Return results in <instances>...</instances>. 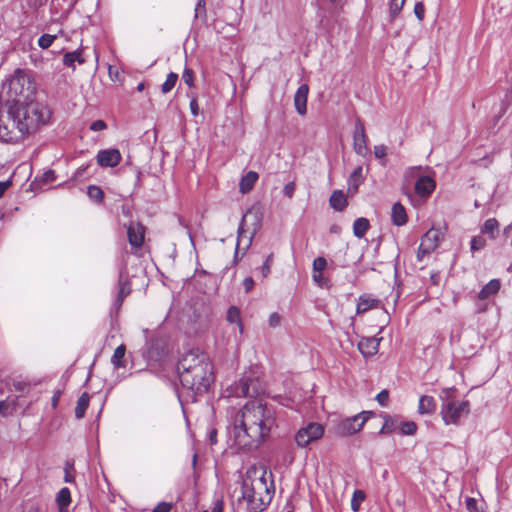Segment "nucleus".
<instances>
[{
	"mask_svg": "<svg viewBox=\"0 0 512 512\" xmlns=\"http://www.w3.org/2000/svg\"><path fill=\"white\" fill-rule=\"evenodd\" d=\"M19 397H7L5 400L0 401V415L2 417L12 416L18 408Z\"/></svg>",
	"mask_w": 512,
	"mask_h": 512,
	"instance_id": "16",
	"label": "nucleus"
},
{
	"mask_svg": "<svg viewBox=\"0 0 512 512\" xmlns=\"http://www.w3.org/2000/svg\"><path fill=\"white\" fill-rule=\"evenodd\" d=\"M145 88V84L143 82L139 83L136 87L137 91L141 92Z\"/></svg>",
	"mask_w": 512,
	"mask_h": 512,
	"instance_id": "63",
	"label": "nucleus"
},
{
	"mask_svg": "<svg viewBox=\"0 0 512 512\" xmlns=\"http://www.w3.org/2000/svg\"><path fill=\"white\" fill-rule=\"evenodd\" d=\"M230 322H238L240 318L239 310L236 307H230L227 313Z\"/></svg>",
	"mask_w": 512,
	"mask_h": 512,
	"instance_id": "46",
	"label": "nucleus"
},
{
	"mask_svg": "<svg viewBox=\"0 0 512 512\" xmlns=\"http://www.w3.org/2000/svg\"><path fill=\"white\" fill-rule=\"evenodd\" d=\"M230 395L236 397H257L263 392L260 382L256 378H242L231 387Z\"/></svg>",
	"mask_w": 512,
	"mask_h": 512,
	"instance_id": "9",
	"label": "nucleus"
},
{
	"mask_svg": "<svg viewBox=\"0 0 512 512\" xmlns=\"http://www.w3.org/2000/svg\"><path fill=\"white\" fill-rule=\"evenodd\" d=\"M365 499V493L362 490H355L351 499V508L354 512L359 511L360 504Z\"/></svg>",
	"mask_w": 512,
	"mask_h": 512,
	"instance_id": "34",
	"label": "nucleus"
},
{
	"mask_svg": "<svg viewBox=\"0 0 512 512\" xmlns=\"http://www.w3.org/2000/svg\"><path fill=\"white\" fill-rule=\"evenodd\" d=\"M414 13L419 21L424 19L425 7L422 2H417L414 6Z\"/></svg>",
	"mask_w": 512,
	"mask_h": 512,
	"instance_id": "45",
	"label": "nucleus"
},
{
	"mask_svg": "<svg viewBox=\"0 0 512 512\" xmlns=\"http://www.w3.org/2000/svg\"><path fill=\"white\" fill-rule=\"evenodd\" d=\"M327 267V261L324 257H317L313 261V272H323Z\"/></svg>",
	"mask_w": 512,
	"mask_h": 512,
	"instance_id": "39",
	"label": "nucleus"
},
{
	"mask_svg": "<svg viewBox=\"0 0 512 512\" xmlns=\"http://www.w3.org/2000/svg\"><path fill=\"white\" fill-rule=\"evenodd\" d=\"M243 286H244V289H245L246 293L250 292L253 289V287H254V280H253V278L246 277L243 280Z\"/></svg>",
	"mask_w": 512,
	"mask_h": 512,
	"instance_id": "54",
	"label": "nucleus"
},
{
	"mask_svg": "<svg viewBox=\"0 0 512 512\" xmlns=\"http://www.w3.org/2000/svg\"><path fill=\"white\" fill-rule=\"evenodd\" d=\"M211 512H223V502L221 500L216 501Z\"/></svg>",
	"mask_w": 512,
	"mask_h": 512,
	"instance_id": "58",
	"label": "nucleus"
},
{
	"mask_svg": "<svg viewBox=\"0 0 512 512\" xmlns=\"http://www.w3.org/2000/svg\"><path fill=\"white\" fill-rule=\"evenodd\" d=\"M251 241H252V236H250V237H249V239H248V242H247V244H246V248H245V249H247V248L250 246Z\"/></svg>",
	"mask_w": 512,
	"mask_h": 512,
	"instance_id": "64",
	"label": "nucleus"
},
{
	"mask_svg": "<svg viewBox=\"0 0 512 512\" xmlns=\"http://www.w3.org/2000/svg\"><path fill=\"white\" fill-rule=\"evenodd\" d=\"M295 191V184L293 182H289L284 186L283 193L288 197L292 198Z\"/></svg>",
	"mask_w": 512,
	"mask_h": 512,
	"instance_id": "52",
	"label": "nucleus"
},
{
	"mask_svg": "<svg viewBox=\"0 0 512 512\" xmlns=\"http://www.w3.org/2000/svg\"><path fill=\"white\" fill-rule=\"evenodd\" d=\"M126 353V347L125 345L121 344L119 345L115 350L111 357V363L113 366L118 369L124 367L123 358Z\"/></svg>",
	"mask_w": 512,
	"mask_h": 512,
	"instance_id": "30",
	"label": "nucleus"
},
{
	"mask_svg": "<svg viewBox=\"0 0 512 512\" xmlns=\"http://www.w3.org/2000/svg\"><path fill=\"white\" fill-rule=\"evenodd\" d=\"M127 237L132 248H141L145 240L144 225L139 222H131L127 227Z\"/></svg>",
	"mask_w": 512,
	"mask_h": 512,
	"instance_id": "12",
	"label": "nucleus"
},
{
	"mask_svg": "<svg viewBox=\"0 0 512 512\" xmlns=\"http://www.w3.org/2000/svg\"><path fill=\"white\" fill-rule=\"evenodd\" d=\"M87 193H88V196L96 202H101L104 198V193H103L102 189L95 185H90L88 187Z\"/></svg>",
	"mask_w": 512,
	"mask_h": 512,
	"instance_id": "35",
	"label": "nucleus"
},
{
	"mask_svg": "<svg viewBox=\"0 0 512 512\" xmlns=\"http://www.w3.org/2000/svg\"><path fill=\"white\" fill-rule=\"evenodd\" d=\"M131 292L130 283L126 278H123L122 274L119 276L118 281V295L115 300V305L121 306L124 298L128 296Z\"/></svg>",
	"mask_w": 512,
	"mask_h": 512,
	"instance_id": "21",
	"label": "nucleus"
},
{
	"mask_svg": "<svg viewBox=\"0 0 512 512\" xmlns=\"http://www.w3.org/2000/svg\"><path fill=\"white\" fill-rule=\"evenodd\" d=\"M380 339L376 337L362 338L358 343V349L364 357H371L378 352Z\"/></svg>",
	"mask_w": 512,
	"mask_h": 512,
	"instance_id": "14",
	"label": "nucleus"
},
{
	"mask_svg": "<svg viewBox=\"0 0 512 512\" xmlns=\"http://www.w3.org/2000/svg\"><path fill=\"white\" fill-rule=\"evenodd\" d=\"M392 222L397 226L407 223V214L405 208L400 203H395L392 207Z\"/></svg>",
	"mask_w": 512,
	"mask_h": 512,
	"instance_id": "22",
	"label": "nucleus"
},
{
	"mask_svg": "<svg viewBox=\"0 0 512 512\" xmlns=\"http://www.w3.org/2000/svg\"><path fill=\"white\" fill-rule=\"evenodd\" d=\"M257 180H258V174L254 171H249L240 180V184H239L240 191L243 194L248 193L253 188V186L255 185Z\"/></svg>",
	"mask_w": 512,
	"mask_h": 512,
	"instance_id": "23",
	"label": "nucleus"
},
{
	"mask_svg": "<svg viewBox=\"0 0 512 512\" xmlns=\"http://www.w3.org/2000/svg\"><path fill=\"white\" fill-rule=\"evenodd\" d=\"M72 468L71 465L67 464L66 467H65V482H71L72 481V477L69 473V469Z\"/></svg>",
	"mask_w": 512,
	"mask_h": 512,
	"instance_id": "59",
	"label": "nucleus"
},
{
	"mask_svg": "<svg viewBox=\"0 0 512 512\" xmlns=\"http://www.w3.org/2000/svg\"><path fill=\"white\" fill-rule=\"evenodd\" d=\"M56 38H57L56 34H54V35L43 34L38 39V45L42 49H48L53 44V42L55 41Z\"/></svg>",
	"mask_w": 512,
	"mask_h": 512,
	"instance_id": "36",
	"label": "nucleus"
},
{
	"mask_svg": "<svg viewBox=\"0 0 512 512\" xmlns=\"http://www.w3.org/2000/svg\"><path fill=\"white\" fill-rule=\"evenodd\" d=\"M36 92L37 87L32 75L24 69L17 68L3 81L0 98L9 107L27 104L34 100Z\"/></svg>",
	"mask_w": 512,
	"mask_h": 512,
	"instance_id": "4",
	"label": "nucleus"
},
{
	"mask_svg": "<svg viewBox=\"0 0 512 512\" xmlns=\"http://www.w3.org/2000/svg\"><path fill=\"white\" fill-rule=\"evenodd\" d=\"M499 230V222L495 218L487 219L481 227V233L487 234L491 239H495Z\"/></svg>",
	"mask_w": 512,
	"mask_h": 512,
	"instance_id": "28",
	"label": "nucleus"
},
{
	"mask_svg": "<svg viewBox=\"0 0 512 512\" xmlns=\"http://www.w3.org/2000/svg\"><path fill=\"white\" fill-rule=\"evenodd\" d=\"M61 390H56L52 396V399H51V405L52 407L55 409L57 408L58 406V403H59V400H60V397H61Z\"/></svg>",
	"mask_w": 512,
	"mask_h": 512,
	"instance_id": "56",
	"label": "nucleus"
},
{
	"mask_svg": "<svg viewBox=\"0 0 512 512\" xmlns=\"http://www.w3.org/2000/svg\"><path fill=\"white\" fill-rule=\"evenodd\" d=\"M501 287L500 280L492 279L490 280L479 292L478 297L481 300L487 299L493 295H495Z\"/></svg>",
	"mask_w": 512,
	"mask_h": 512,
	"instance_id": "20",
	"label": "nucleus"
},
{
	"mask_svg": "<svg viewBox=\"0 0 512 512\" xmlns=\"http://www.w3.org/2000/svg\"><path fill=\"white\" fill-rule=\"evenodd\" d=\"M182 386L195 394L208 391L213 381L212 364L208 356L199 350L185 353L177 365Z\"/></svg>",
	"mask_w": 512,
	"mask_h": 512,
	"instance_id": "3",
	"label": "nucleus"
},
{
	"mask_svg": "<svg viewBox=\"0 0 512 512\" xmlns=\"http://www.w3.org/2000/svg\"><path fill=\"white\" fill-rule=\"evenodd\" d=\"M198 102H197V99L195 97H192L191 101H190V110H191V113L194 115V116H197L198 115Z\"/></svg>",
	"mask_w": 512,
	"mask_h": 512,
	"instance_id": "57",
	"label": "nucleus"
},
{
	"mask_svg": "<svg viewBox=\"0 0 512 512\" xmlns=\"http://www.w3.org/2000/svg\"><path fill=\"white\" fill-rule=\"evenodd\" d=\"M405 0H390L389 2V14L391 20H394L401 12Z\"/></svg>",
	"mask_w": 512,
	"mask_h": 512,
	"instance_id": "32",
	"label": "nucleus"
},
{
	"mask_svg": "<svg viewBox=\"0 0 512 512\" xmlns=\"http://www.w3.org/2000/svg\"><path fill=\"white\" fill-rule=\"evenodd\" d=\"M11 185H12V182L10 180L0 182V198L3 197V195L10 188Z\"/></svg>",
	"mask_w": 512,
	"mask_h": 512,
	"instance_id": "55",
	"label": "nucleus"
},
{
	"mask_svg": "<svg viewBox=\"0 0 512 512\" xmlns=\"http://www.w3.org/2000/svg\"><path fill=\"white\" fill-rule=\"evenodd\" d=\"M96 160L99 166L104 168L116 167L122 160V155L118 149H105L97 153Z\"/></svg>",
	"mask_w": 512,
	"mask_h": 512,
	"instance_id": "11",
	"label": "nucleus"
},
{
	"mask_svg": "<svg viewBox=\"0 0 512 512\" xmlns=\"http://www.w3.org/2000/svg\"><path fill=\"white\" fill-rule=\"evenodd\" d=\"M417 430V425L413 421L402 422L400 425V431L403 435H414Z\"/></svg>",
	"mask_w": 512,
	"mask_h": 512,
	"instance_id": "37",
	"label": "nucleus"
},
{
	"mask_svg": "<svg viewBox=\"0 0 512 512\" xmlns=\"http://www.w3.org/2000/svg\"><path fill=\"white\" fill-rule=\"evenodd\" d=\"M466 508L469 512H478L477 501L474 498H468L466 500Z\"/></svg>",
	"mask_w": 512,
	"mask_h": 512,
	"instance_id": "53",
	"label": "nucleus"
},
{
	"mask_svg": "<svg viewBox=\"0 0 512 512\" xmlns=\"http://www.w3.org/2000/svg\"><path fill=\"white\" fill-rule=\"evenodd\" d=\"M436 410V402L432 396L423 395L419 399L418 413L419 414H433Z\"/></svg>",
	"mask_w": 512,
	"mask_h": 512,
	"instance_id": "18",
	"label": "nucleus"
},
{
	"mask_svg": "<svg viewBox=\"0 0 512 512\" xmlns=\"http://www.w3.org/2000/svg\"><path fill=\"white\" fill-rule=\"evenodd\" d=\"M273 258H274L273 254H269L267 256L263 266L261 267V273L264 278H266L270 274L271 266L273 263Z\"/></svg>",
	"mask_w": 512,
	"mask_h": 512,
	"instance_id": "40",
	"label": "nucleus"
},
{
	"mask_svg": "<svg viewBox=\"0 0 512 512\" xmlns=\"http://www.w3.org/2000/svg\"><path fill=\"white\" fill-rule=\"evenodd\" d=\"M486 246V240L483 236H475L471 240V251L476 252L482 250Z\"/></svg>",
	"mask_w": 512,
	"mask_h": 512,
	"instance_id": "38",
	"label": "nucleus"
},
{
	"mask_svg": "<svg viewBox=\"0 0 512 512\" xmlns=\"http://www.w3.org/2000/svg\"><path fill=\"white\" fill-rule=\"evenodd\" d=\"M323 434L324 427L319 423L311 422L298 430L295 435V442L299 447L304 448L321 439Z\"/></svg>",
	"mask_w": 512,
	"mask_h": 512,
	"instance_id": "7",
	"label": "nucleus"
},
{
	"mask_svg": "<svg viewBox=\"0 0 512 512\" xmlns=\"http://www.w3.org/2000/svg\"><path fill=\"white\" fill-rule=\"evenodd\" d=\"M376 401L382 407L388 406V402H389V392H388V390L384 389V390L380 391L377 394V396H376Z\"/></svg>",
	"mask_w": 512,
	"mask_h": 512,
	"instance_id": "42",
	"label": "nucleus"
},
{
	"mask_svg": "<svg viewBox=\"0 0 512 512\" xmlns=\"http://www.w3.org/2000/svg\"><path fill=\"white\" fill-rule=\"evenodd\" d=\"M381 302L378 299L371 298L369 296H360L357 303V314H363L370 309L378 308Z\"/></svg>",
	"mask_w": 512,
	"mask_h": 512,
	"instance_id": "17",
	"label": "nucleus"
},
{
	"mask_svg": "<svg viewBox=\"0 0 512 512\" xmlns=\"http://www.w3.org/2000/svg\"><path fill=\"white\" fill-rule=\"evenodd\" d=\"M281 322V317L278 313L274 312L269 316L268 324L270 327H277Z\"/></svg>",
	"mask_w": 512,
	"mask_h": 512,
	"instance_id": "49",
	"label": "nucleus"
},
{
	"mask_svg": "<svg viewBox=\"0 0 512 512\" xmlns=\"http://www.w3.org/2000/svg\"><path fill=\"white\" fill-rule=\"evenodd\" d=\"M370 227L368 219L364 217L357 218L353 223V233L357 238H362Z\"/></svg>",
	"mask_w": 512,
	"mask_h": 512,
	"instance_id": "29",
	"label": "nucleus"
},
{
	"mask_svg": "<svg viewBox=\"0 0 512 512\" xmlns=\"http://www.w3.org/2000/svg\"><path fill=\"white\" fill-rule=\"evenodd\" d=\"M244 222H245V216L243 217L242 219V222L238 228V238H237V245H236V252H235V255H237L238 253V250H239V246L241 244V241H242V238H243V235L245 233L244 231Z\"/></svg>",
	"mask_w": 512,
	"mask_h": 512,
	"instance_id": "47",
	"label": "nucleus"
},
{
	"mask_svg": "<svg viewBox=\"0 0 512 512\" xmlns=\"http://www.w3.org/2000/svg\"><path fill=\"white\" fill-rule=\"evenodd\" d=\"M56 179V174H55V171L54 170H47L43 173L42 175V181L44 183H51L53 181H55Z\"/></svg>",
	"mask_w": 512,
	"mask_h": 512,
	"instance_id": "48",
	"label": "nucleus"
},
{
	"mask_svg": "<svg viewBox=\"0 0 512 512\" xmlns=\"http://www.w3.org/2000/svg\"><path fill=\"white\" fill-rule=\"evenodd\" d=\"M435 186L433 178L422 176L415 183V191L421 197H428L435 190Z\"/></svg>",
	"mask_w": 512,
	"mask_h": 512,
	"instance_id": "15",
	"label": "nucleus"
},
{
	"mask_svg": "<svg viewBox=\"0 0 512 512\" xmlns=\"http://www.w3.org/2000/svg\"><path fill=\"white\" fill-rule=\"evenodd\" d=\"M374 155L377 159L383 160V164L386 162V155H387V147L385 145H376L374 146Z\"/></svg>",
	"mask_w": 512,
	"mask_h": 512,
	"instance_id": "41",
	"label": "nucleus"
},
{
	"mask_svg": "<svg viewBox=\"0 0 512 512\" xmlns=\"http://www.w3.org/2000/svg\"><path fill=\"white\" fill-rule=\"evenodd\" d=\"M276 426V412L272 406L249 401L234 416L231 446L237 451L250 450L266 440Z\"/></svg>",
	"mask_w": 512,
	"mask_h": 512,
	"instance_id": "1",
	"label": "nucleus"
},
{
	"mask_svg": "<svg viewBox=\"0 0 512 512\" xmlns=\"http://www.w3.org/2000/svg\"><path fill=\"white\" fill-rule=\"evenodd\" d=\"M210 439L212 443H216V431L213 430L210 434Z\"/></svg>",
	"mask_w": 512,
	"mask_h": 512,
	"instance_id": "62",
	"label": "nucleus"
},
{
	"mask_svg": "<svg viewBox=\"0 0 512 512\" xmlns=\"http://www.w3.org/2000/svg\"><path fill=\"white\" fill-rule=\"evenodd\" d=\"M56 502L58 504L60 512H65L67 510V507L71 503V494L70 490L67 487L62 488L58 492Z\"/></svg>",
	"mask_w": 512,
	"mask_h": 512,
	"instance_id": "27",
	"label": "nucleus"
},
{
	"mask_svg": "<svg viewBox=\"0 0 512 512\" xmlns=\"http://www.w3.org/2000/svg\"><path fill=\"white\" fill-rule=\"evenodd\" d=\"M76 62L80 65L85 63V59L82 56L81 50H75L72 52L65 53V55L63 57V63L65 66L75 69Z\"/></svg>",
	"mask_w": 512,
	"mask_h": 512,
	"instance_id": "25",
	"label": "nucleus"
},
{
	"mask_svg": "<svg viewBox=\"0 0 512 512\" xmlns=\"http://www.w3.org/2000/svg\"><path fill=\"white\" fill-rule=\"evenodd\" d=\"M323 279L322 272H313V280L320 284Z\"/></svg>",
	"mask_w": 512,
	"mask_h": 512,
	"instance_id": "60",
	"label": "nucleus"
},
{
	"mask_svg": "<svg viewBox=\"0 0 512 512\" xmlns=\"http://www.w3.org/2000/svg\"><path fill=\"white\" fill-rule=\"evenodd\" d=\"M177 80H178V74H176L174 72L169 73L167 75L165 82L161 86L162 92L163 93L170 92L174 88Z\"/></svg>",
	"mask_w": 512,
	"mask_h": 512,
	"instance_id": "33",
	"label": "nucleus"
},
{
	"mask_svg": "<svg viewBox=\"0 0 512 512\" xmlns=\"http://www.w3.org/2000/svg\"><path fill=\"white\" fill-rule=\"evenodd\" d=\"M309 93V86L302 84L298 87L294 95V106L297 113L301 116L307 113V99Z\"/></svg>",
	"mask_w": 512,
	"mask_h": 512,
	"instance_id": "13",
	"label": "nucleus"
},
{
	"mask_svg": "<svg viewBox=\"0 0 512 512\" xmlns=\"http://www.w3.org/2000/svg\"><path fill=\"white\" fill-rule=\"evenodd\" d=\"M453 388L443 389L440 395L443 401L441 406V416L446 425H457L461 418L467 416L470 411L468 401H456L452 399Z\"/></svg>",
	"mask_w": 512,
	"mask_h": 512,
	"instance_id": "5",
	"label": "nucleus"
},
{
	"mask_svg": "<svg viewBox=\"0 0 512 512\" xmlns=\"http://www.w3.org/2000/svg\"><path fill=\"white\" fill-rule=\"evenodd\" d=\"M241 497L234 504V512H262L273 497V483H268L267 471L251 467L246 471Z\"/></svg>",
	"mask_w": 512,
	"mask_h": 512,
	"instance_id": "2",
	"label": "nucleus"
},
{
	"mask_svg": "<svg viewBox=\"0 0 512 512\" xmlns=\"http://www.w3.org/2000/svg\"><path fill=\"white\" fill-rule=\"evenodd\" d=\"M106 127H107V125L103 120H96V121L92 122L90 125V129L92 131H102V130L106 129Z\"/></svg>",
	"mask_w": 512,
	"mask_h": 512,
	"instance_id": "50",
	"label": "nucleus"
},
{
	"mask_svg": "<svg viewBox=\"0 0 512 512\" xmlns=\"http://www.w3.org/2000/svg\"><path fill=\"white\" fill-rule=\"evenodd\" d=\"M13 387L16 391L21 393H28L30 390V384L25 381H15Z\"/></svg>",
	"mask_w": 512,
	"mask_h": 512,
	"instance_id": "44",
	"label": "nucleus"
},
{
	"mask_svg": "<svg viewBox=\"0 0 512 512\" xmlns=\"http://www.w3.org/2000/svg\"><path fill=\"white\" fill-rule=\"evenodd\" d=\"M511 229H512V223H511V224H509V225H507V226L504 228V230H503L504 235H508Z\"/></svg>",
	"mask_w": 512,
	"mask_h": 512,
	"instance_id": "61",
	"label": "nucleus"
},
{
	"mask_svg": "<svg viewBox=\"0 0 512 512\" xmlns=\"http://www.w3.org/2000/svg\"><path fill=\"white\" fill-rule=\"evenodd\" d=\"M330 206L336 211H343L347 206V199L343 191L335 190L329 199Z\"/></svg>",
	"mask_w": 512,
	"mask_h": 512,
	"instance_id": "19",
	"label": "nucleus"
},
{
	"mask_svg": "<svg viewBox=\"0 0 512 512\" xmlns=\"http://www.w3.org/2000/svg\"><path fill=\"white\" fill-rule=\"evenodd\" d=\"M383 419H384V423H383L381 429L379 430V434L385 435V434L392 433L396 428L395 420L388 415H384Z\"/></svg>",
	"mask_w": 512,
	"mask_h": 512,
	"instance_id": "31",
	"label": "nucleus"
},
{
	"mask_svg": "<svg viewBox=\"0 0 512 512\" xmlns=\"http://www.w3.org/2000/svg\"><path fill=\"white\" fill-rule=\"evenodd\" d=\"M442 233L439 229H429L421 238L417 251V260L423 261L424 257L431 254L440 244Z\"/></svg>",
	"mask_w": 512,
	"mask_h": 512,
	"instance_id": "8",
	"label": "nucleus"
},
{
	"mask_svg": "<svg viewBox=\"0 0 512 512\" xmlns=\"http://www.w3.org/2000/svg\"><path fill=\"white\" fill-rule=\"evenodd\" d=\"M367 142L368 139L365 134L364 124L360 119H357L353 135L354 151L360 156H365L368 153Z\"/></svg>",
	"mask_w": 512,
	"mask_h": 512,
	"instance_id": "10",
	"label": "nucleus"
},
{
	"mask_svg": "<svg viewBox=\"0 0 512 512\" xmlns=\"http://www.w3.org/2000/svg\"><path fill=\"white\" fill-rule=\"evenodd\" d=\"M373 415L372 411H362L358 415L348 417L338 424L337 433L341 436H351L361 431Z\"/></svg>",
	"mask_w": 512,
	"mask_h": 512,
	"instance_id": "6",
	"label": "nucleus"
},
{
	"mask_svg": "<svg viewBox=\"0 0 512 512\" xmlns=\"http://www.w3.org/2000/svg\"><path fill=\"white\" fill-rule=\"evenodd\" d=\"M90 395L87 392H83L77 400L75 407V417L82 419L85 416V412L89 406Z\"/></svg>",
	"mask_w": 512,
	"mask_h": 512,
	"instance_id": "26",
	"label": "nucleus"
},
{
	"mask_svg": "<svg viewBox=\"0 0 512 512\" xmlns=\"http://www.w3.org/2000/svg\"><path fill=\"white\" fill-rule=\"evenodd\" d=\"M362 167H357L352 174L350 175L348 179V192L349 193H356L358 190L359 185L363 182V176H362Z\"/></svg>",
	"mask_w": 512,
	"mask_h": 512,
	"instance_id": "24",
	"label": "nucleus"
},
{
	"mask_svg": "<svg viewBox=\"0 0 512 512\" xmlns=\"http://www.w3.org/2000/svg\"><path fill=\"white\" fill-rule=\"evenodd\" d=\"M183 81L189 86L194 85V72L190 68H185L182 75Z\"/></svg>",
	"mask_w": 512,
	"mask_h": 512,
	"instance_id": "43",
	"label": "nucleus"
},
{
	"mask_svg": "<svg viewBox=\"0 0 512 512\" xmlns=\"http://www.w3.org/2000/svg\"><path fill=\"white\" fill-rule=\"evenodd\" d=\"M172 505L167 502L159 503L152 512H170Z\"/></svg>",
	"mask_w": 512,
	"mask_h": 512,
	"instance_id": "51",
	"label": "nucleus"
}]
</instances>
